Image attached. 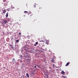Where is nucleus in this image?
I'll use <instances>...</instances> for the list:
<instances>
[{
    "instance_id": "1",
    "label": "nucleus",
    "mask_w": 78,
    "mask_h": 78,
    "mask_svg": "<svg viewBox=\"0 0 78 78\" xmlns=\"http://www.w3.org/2000/svg\"><path fill=\"white\" fill-rule=\"evenodd\" d=\"M40 41L41 42H45L46 44H48L49 43V41L48 40H45L44 39H43L41 40Z\"/></svg>"
},
{
    "instance_id": "2",
    "label": "nucleus",
    "mask_w": 78,
    "mask_h": 78,
    "mask_svg": "<svg viewBox=\"0 0 78 78\" xmlns=\"http://www.w3.org/2000/svg\"><path fill=\"white\" fill-rule=\"evenodd\" d=\"M8 23V22L6 20H3V23H2V24H3V23H4V24H6V23Z\"/></svg>"
},
{
    "instance_id": "3",
    "label": "nucleus",
    "mask_w": 78,
    "mask_h": 78,
    "mask_svg": "<svg viewBox=\"0 0 78 78\" xmlns=\"http://www.w3.org/2000/svg\"><path fill=\"white\" fill-rule=\"evenodd\" d=\"M24 13H25V14H26L27 13H28V14H31V12L30 11H24Z\"/></svg>"
},
{
    "instance_id": "4",
    "label": "nucleus",
    "mask_w": 78,
    "mask_h": 78,
    "mask_svg": "<svg viewBox=\"0 0 78 78\" xmlns=\"http://www.w3.org/2000/svg\"><path fill=\"white\" fill-rule=\"evenodd\" d=\"M70 63L69 62H68L66 65V66H68V65Z\"/></svg>"
},
{
    "instance_id": "5",
    "label": "nucleus",
    "mask_w": 78,
    "mask_h": 78,
    "mask_svg": "<svg viewBox=\"0 0 78 78\" xmlns=\"http://www.w3.org/2000/svg\"><path fill=\"white\" fill-rule=\"evenodd\" d=\"M3 2H6V3H8L9 1H8V0H3Z\"/></svg>"
},
{
    "instance_id": "6",
    "label": "nucleus",
    "mask_w": 78,
    "mask_h": 78,
    "mask_svg": "<svg viewBox=\"0 0 78 78\" xmlns=\"http://www.w3.org/2000/svg\"><path fill=\"white\" fill-rule=\"evenodd\" d=\"M30 61V59H26V61L27 62H29Z\"/></svg>"
},
{
    "instance_id": "7",
    "label": "nucleus",
    "mask_w": 78,
    "mask_h": 78,
    "mask_svg": "<svg viewBox=\"0 0 78 78\" xmlns=\"http://www.w3.org/2000/svg\"><path fill=\"white\" fill-rule=\"evenodd\" d=\"M2 11H3V14H5V13L6 12V10L4 9V10H3Z\"/></svg>"
},
{
    "instance_id": "8",
    "label": "nucleus",
    "mask_w": 78,
    "mask_h": 78,
    "mask_svg": "<svg viewBox=\"0 0 78 78\" xmlns=\"http://www.w3.org/2000/svg\"><path fill=\"white\" fill-rule=\"evenodd\" d=\"M61 73L62 74H65V72L63 71H62V72H61Z\"/></svg>"
},
{
    "instance_id": "9",
    "label": "nucleus",
    "mask_w": 78,
    "mask_h": 78,
    "mask_svg": "<svg viewBox=\"0 0 78 78\" xmlns=\"http://www.w3.org/2000/svg\"><path fill=\"white\" fill-rule=\"evenodd\" d=\"M7 5H8V3H4V6L5 7L7 6Z\"/></svg>"
},
{
    "instance_id": "10",
    "label": "nucleus",
    "mask_w": 78,
    "mask_h": 78,
    "mask_svg": "<svg viewBox=\"0 0 78 78\" xmlns=\"http://www.w3.org/2000/svg\"><path fill=\"white\" fill-rule=\"evenodd\" d=\"M19 39L16 41V43H18L19 42Z\"/></svg>"
},
{
    "instance_id": "11",
    "label": "nucleus",
    "mask_w": 78,
    "mask_h": 78,
    "mask_svg": "<svg viewBox=\"0 0 78 78\" xmlns=\"http://www.w3.org/2000/svg\"><path fill=\"white\" fill-rule=\"evenodd\" d=\"M31 74L33 75H35V73L34 72H32L31 73Z\"/></svg>"
},
{
    "instance_id": "12",
    "label": "nucleus",
    "mask_w": 78,
    "mask_h": 78,
    "mask_svg": "<svg viewBox=\"0 0 78 78\" xmlns=\"http://www.w3.org/2000/svg\"><path fill=\"white\" fill-rule=\"evenodd\" d=\"M8 16V13H7L6 15V17H7Z\"/></svg>"
},
{
    "instance_id": "13",
    "label": "nucleus",
    "mask_w": 78,
    "mask_h": 78,
    "mask_svg": "<svg viewBox=\"0 0 78 78\" xmlns=\"http://www.w3.org/2000/svg\"><path fill=\"white\" fill-rule=\"evenodd\" d=\"M10 46L11 47V48H12V49H13V48L12 47V44H10Z\"/></svg>"
},
{
    "instance_id": "14",
    "label": "nucleus",
    "mask_w": 78,
    "mask_h": 78,
    "mask_svg": "<svg viewBox=\"0 0 78 78\" xmlns=\"http://www.w3.org/2000/svg\"><path fill=\"white\" fill-rule=\"evenodd\" d=\"M26 76H27V77H29V75L28 74V73H27V74H26Z\"/></svg>"
},
{
    "instance_id": "15",
    "label": "nucleus",
    "mask_w": 78,
    "mask_h": 78,
    "mask_svg": "<svg viewBox=\"0 0 78 78\" xmlns=\"http://www.w3.org/2000/svg\"><path fill=\"white\" fill-rule=\"evenodd\" d=\"M51 61L52 62H54V59H52V60H51Z\"/></svg>"
},
{
    "instance_id": "16",
    "label": "nucleus",
    "mask_w": 78,
    "mask_h": 78,
    "mask_svg": "<svg viewBox=\"0 0 78 78\" xmlns=\"http://www.w3.org/2000/svg\"><path fill=\"white\" fill-rule=\"evenodd\" d=\"M19 10V8H18V7L16 9V10Z\"/></svg>"
},
{
    "instance_id": "17",
    "label": "nucleus",
    "mask_w": 78,
    "mask_h": 78,
    "mask_svg": "<svg viewBox=\"0 0 78 78\" xmlns=\"http://www.w3.org/2000/svg\"><path fill=\"white\" fill-rule=\"evenodd\" d=\"M62 77H63V78H66V76H62Z\"/></svg>"
},
{
    "instance_id": "18",
    "label": "nucleus",
    "mask_w": 78,
    "mask_h": 78,
    "mask_svg": "<svg viewBox=\"0 0 78 78\" xmlns=\"http://www.w3.org/2000/svg\"><path fill=\"white\" fill-rule=\"evenodd\" d=\"M20 58H23V56L22 55H20Z\"/></svg>"
},
{
    "instance_id": "19",
    "label": "nucleus",
    "mask_w": 78,
    "mask_h": 78,
    "mask_svg": "<svg viewBox=\"0 0 78 78\" xmlns=\"http://www.w3.org/2000/svg\"><path fill=\"white\" fill-rule=\"evenodd\" d=\"M36 44H38V41H37L36 42Z\"/></svg>"
},
{
    "instance_id": "20",
    "label": "nucleus",
    "mask_w": 78,
    "mask_h": 78,
    "mask_svg": "<svg viewBox=\"0 0 78 78\" xmlns=\"http://www.w3.org/2000/svg\"><path fill=\"white\" fill-rule=\"evenodd\" d=\"M21 33L20 32V33H19V35H21Z\"/></svg>"
},
{
    "instance_id": "21",
    "label": "nucleus",
    "mask_w": 78,
    "mask_h": 78,
    "mask_svg": "<svg viewBox=\"0 0 78 78\" xmlns=\"http://www.w3.org/2000/svg\"><path fill=\"white\" fill-rule=\"evenodd\" d=\"M42 9V7H40L39 8V9Z\"/></svg>"
},
{
    "instance_id": "22",
    "label": "nucleus",
    "mask_w": 78,
    "mask_h": 78,
    "mask_svg": "<svg viewBox=\"0 0 78 78\" xmlns=\"http://www.w3.org/2000/svg\"><path fill=\"white\" fill-rule=\"evenodd\" d=\"M13 62H14V61H15V59H14V58H13Z\"/></svg>"
},
{
    "instance_id": "23",
    "label": "nucleus",
    "mask_w": 78,
    "mask_h": 78,
    "mask_svg": "<svg viewBox=\"0 0 78 78\" xmlns=\"http://www.w3.org/2000/svg\"><path fill=\"white\" fill-rule=\"evenodd\" d=\"M34 8H35V7L36 8V5H34Z\"/></svg>"
},
{
    "instance_id": "24",
    "label": "nucleus",
    "mask_w": 78,
    "mask_h": 78,
    "mask_svg": "<svg viewBox=\"0 0 78 78\" xmlns=\"http://www.w3.org/2000/svg\"><path fill=\"white\" fill-rule=\"evenodd\" d=\"M52 66H53V67H54V64H53Z\"/></svg>"
},
{
    "instance_id": "25",
    "label": "nucleus",
    "mask_w": 78,
    "mask_h": 78,
    "mask_svg": "<svg viewBox=\"0 0 78 78\" xmlns=\"http://www.w3.org/2000/svg\"><path fill=\"white\" fill-rule=\"evenodd\" d=\"M34 46H36V44H34Z\"/></svg>"
},
{
    "instance_id": "26",
    "label": "nucleus",
    "mask_w": 78,
    "mask_h": 78,
    "mask_svg": "<svg viewBox=\"0 0 78 78\" xmlns=\"http://www.w3.org/2000/svg\"><path fill=\"white\" fill-rule=\"evenodd\" d=\"M34 68H36V66H34Z\"/></svg>"
},
{
    "instance_id": "27",
    "label": "nucleus",
    "mask_w": 78,
    "mask_h": 78,
    "mask_svg": "<svg viewBox=\"0 0 78 78\" xmlns=\"http://www.w3.org/2000/svg\"><path fill=\"white\" fill-rule=\"evenodd\" d=\"M31 16H33V14H31Z\"/></svg>"
},
{
    "instance_id": "28",
    "label": "nucleus",
    "mask_w": 78,
    "mask_h": 78,
    "mask_svg": "<svg viewBox=\"0 0 78 78\" xmlns=\"http://www.w3.org/2000/svg\"><path fill=\"white\" fill-rule=\"evenodd\" d=\"M21 62H22V61H21Z\"/></svg>"
}]
</instances>
